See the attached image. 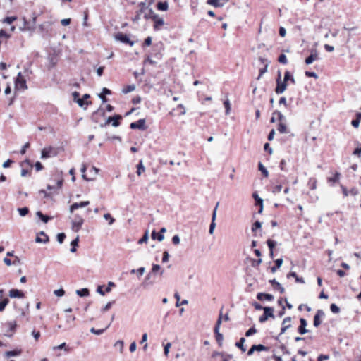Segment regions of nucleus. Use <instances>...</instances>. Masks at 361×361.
Here are the masks:
<instances>
[{"label":"nucleus","mask_w":361,"mask_h":361,"mask_svg":"<svg viewBox=\"0 0 361 361\" xmlns=\"http://www.w3.org/2000/svg\"><path fill=\"white\" fill-rule=\"evenodd\" d=\"M158 10V2H150L147 6L142 4L140 9L136 11V16L133 18V21L137 20H149L153 23H158L157 15L156 11Z\"/></svg>","instance_id":"f257e3e1"},{"label":"nucleus","mask_w":361,"mask_h":361,"mask_svg":"<svg viewBox=\"0 0 361 361\" xmlns=\"http://www.w3.org/2000/svg\"><path fill=\"white\" fill-rule=\"evenodd\" d=\"M221 323H222V310H220L219 317L217 319V321L216 322V324H215V326L214 329L216 340L219 346L222 345V343H223V340H224V336L219 331Z\"/></svg>","instance_id":"f03ea898"},{"label":"nucleus","mask_w":361,"mask_h":361,"mask_svg":"<svg viewBox=\"0 0 361 361\" xmlns=\"http://www.w3.org/2000/svg\"><path fill=\"white\" fill-rule=\"evenodd\" d=\"M158 271V264H154L152 265V271L148 275L146 276L143 286L145 288H147L149 286L152 285L153 282L156 280L155 274Z\"/></svg>","instance_id":"7ed1b4c3"},{"label":"nucleus","mask_w":361,"mask_h":361,"mask_svg":"<svg viewBox=\"0 0 361 361\" xmlns=\"http://www.w3.org/2000/svg\"><path fill=\"white\" fill-rule=\"evenodd\" d=\"M83 223V218L78 214H75L73 219L71 220L72 231L75 233L78 232L81 229Z\"/></svg>","instance_id":"20e7f679"},{"label":"nucleus","mask_w":361,"mask_h":361,"mask_svg":"<svg viewBox=\"0 0 361 361\" xmlns=\"http://www.w3.org/2000/svg\"><path fill=\"white\" fill-rule=\"evenodd\" d=\"M269 318H275L274 314V308L271 307H264V313L259 318V321L261 323L265 322Z\"/></svg>","instance_id":"39448f33"},{"label":"nucleus","mask_w":361,"mask_h":361,"mask_svg":"<svg viewBox=\"0 0 361 361\" xmlns=\"http://www.w3.org/2000/svg\"><path fill=\"white\" fill-rule=\"evenodd\" d=\"M57 155V152L56 149L53 147H47L42 149L41 152V159H44L51 157H56Z\"/></svg>","instance_id":"423d86ee"},{"label":"nucleus","mask_w":361,"mask_h":361,"mask_svg":"<svg viewBox=\"0 0 361 361\" xmlns=\"http://www.w3.org/2000/svg\"><path fill=\"white\" fill-rule=\"evenodd\" d=\"M114 38L116 40L124 44H128L130 46H133L134 44V42L131 41L127 35L122 32L116 33L114 36Z\"/></svg>","instance_id":"0eeeda50"},{"label":"nucleus","mask_w":361,"mask_h":361,"mask_svg":"<svg viewBox=\"0 0 361 361\" xmlns=\"http://www.w3.org/2000/svg\"><path fill=\"white\" fill-rule=\"evenodd\" d=\"M5 326L8 328V330L5 333V336L8 337H11L13 335V332L16 331L17 324L16 321H8L5 324Z\"/></svg>","instance_id":"6e6552de"},{"label":"nucleus","mask_w":361,"mask_h":361,"mask_svg":"<svg viewBox=\"0 0 361 361\" xmlns=\"http://www.w3.org/2000/svg\"><path fill=\"white\" fill-rule=\"evenodd\" d=\"M269 350V348L262 345V344H258V345H253L248 350L247 355L251 356L255 351H267Z\"/></svg>","instance_id":"1a4fd4ad"},{"label":"nucleus","mask_w":361,"mask_h":361,"mask_svg":"<svg viewBox=\"0 0 361 361\" xmlns=\"http://www.w3.org/2000/svg\"><path fill=\"white\" fill-rule=\"evenodd\" d=\"M325 316V313L322 310H318L314 317L313 325L318 327L322 324L321 318Z\"/></svg>","instance_id":"9d476101"},{"label":"nucleus","mask_w":361,"mask_h":361,"mask_svg":"<svg viewBox=\"0 0 361 361\" xmlns=\"http://www.w3.org/2000/svg\"><path fill=\"white\" fill-rule=\"evenodd\" d=\"M89 204H90L89 201H82L80 202H75L70 206L69 212H70V213L73 214L75 210L80 209V208L85 207L88 206Z\"/></svg>","instance_id":"9b49d317"},{"label":"nucleus","mask_w":361,"mask_h":361,"mask_svg":"<svg viewBox=\"0 0 361 361\" xmlns=\"http://www.w3.org/2000/svg\"><path fill=\"white\" fill-rule=\"evenodd\" d=\"M218 206H219V202L216 204V205L214 207V209L213 210V212H212V221H211V224H210V226H209V234H213L214 228H215L216 225V222H215V220H216V212H217Z\"/></svg>","instance_id":"f8f14e48"},{"label":"nucleus","mask_w":361,"mask_h":361,"mask_svg":"<svg viewBox=\"0 0 361 361\" xmlns=\"http://www.w3.org/2000/svg\"><path fill=\"white\" fill-rule=\"evenodd\" d=\"M318 59V52L315 49H312L310 51V55L305 59V63L307 65L312 64L315 60Z\"/></svg>","instance_id":"ddd939ff"},{"label":"nucleus","mask_w":361,"mask_h":361,"mask_svg":"<svg viewBox=\"0 0 361 361\" xmlns=\"http://www.w3.org/2000/svg\"><path fill=\"white\" fill-rule=\"evenodd\" d=\"M287 86H288V83L286 82H285L284 80L276 82V87L275 88V92L277 94L283 93L286 91Z\"/></svg>","instance_id":"4468645a"},{"label":"nucleus","mask_w":361,"mask_h":361,"mask_svg":"<svg viewBox=\"0 0 361 361\" xmlns=\"http://www.w3.org/2000/svg\"><path fill=\"white\" fill-rule=\"evenodd\" d=\"M300 324L299 327L298 328V332L301 335H303V334L307 333L309 331L306 329V326L307 325V320L304 318H300Z\"/></svg>","instance_id":"2eb2a0df"},{"label":"nucleus","mask_w":361,"mask_h":361,"mask_svg":"<svg viewBox=\"0 0 361 361\" xmlns=\"http://www.w3.org/2000/svg\"><path fill=\"white\" fill-rule=\"evenodd\" d=\"M228 1L229 0H207V4L215 8H221L225 4L228 2Z\"/></svg>","instance_id":"dca6fc26"},{"label":"nucleus","mask_w":361,"mask_h":361,"mask_svg":"<svg viewBox=\"0 0 361 361\" xmlns=\"http://www.w3.org/2000/svg\"><path fill=\"white\" fill-rule=\"evenodd\" d=\"M15 87H16V89L27 90V86L26 84L25 79L24 78H16Z\"/></svg>","instance_id":"f3484780"},{"label":"nucleus","mask_w":361,"mask_h":361,"mask_svg":"<svg viewBox=\"0 0 361 361\" xmlns=\"http://www.w3.org/2000/svg\"><path fill=\"white\" fill-rule=\"evenodd\" d=\"M145 119H139L136 122L131 123L130 125V128L131 129L144 130L145 128Z\"/></svg>","instance_id":"a211bd4d"},{"label":"nucleus","mask_w":361,"mask_h":361,"mask_svg":"<svg viewBox=\"0 0 361 361\" xmlns=\"http://www.w3.org/2000/svg\"><path fill=\"white\" fill-rule=\"evenodd\" d=\"M35 24H17L18 29L22 32H32L35 28Z\"/></svg>","instance_id":"6ab92c4d"},{"label":"nucleus","mask_w":361,"mask_h":361,"mask_svg":"<svg viewBox=\"0 0 361 361\" xmlns=\"http://www.w3.org/2000/svg\"><path fill=\"white\" fill-rule=\"evenodd\" d=\"M122 118L121 115H115L114 116H109L106 120V123H109L112 121V126L114 127H118L120 125L119 121Z\"/></svg>","instance_id":"aec40b11"},{"label":"nucleus","mask_w":361,"mask_h":361,"mask_svg":"<svg viewBox=\"0 0 361 361\" xmlns=\"http://www.w3.org/2000/svg\"><path fill=\"white\" fill-rule=\"evenodd\" d=\"M8 295L11 298H21L24 297V293L23 291L13 288L9 290Z\"/></svg>","instance_id":"412c9836"},{"label":"nucleus","mask_w":361,"mask_h":361,"mask_svg":"<svg viewBox=\"0 0 361 361\" xmlns=\"http://www.w3.org/2000/svg\"><path fill=\"white\" fill-rule=\"evenodd\" d=\"M274 298V296L269 293H258L257 294V299L261 301H263L264 300L271 301L273 300Z\"/></svg>","instance_id":"4be33fe9"},{"label":"nucleus","mask_w":361,"mask_h":361,"mask_svg":"<svg viewBox=\"0 0 361 361\" xmlns=\"http://www.w3.org/2000/svg\"><path fill=\"white\" fill-rule=\"evenodd\" d=\"M269 283L274 288L278 289L280 293H283L285 292L284 288L275 279L269 280Z\"/></svg>","instance_id":"5701e85b"},{"label":"nucleus","mask_w":361,"mask_h":361,"mask_svg":"<svg viewBox=\"0 0 361 361\" xmlns=\"http://www.w3.org/2000/svg\"><path fill=\"white\" fill-rule=\"evenodd\" d=\"M21 354V350H13L10 351H6L4 353V357L6 358H9L11 357H18Z\"/></svg>","instance_id":"b1692460"},{"label":"nucleus","mask_w":361,"mask_h":361,"mask_svg":"<svg viewBox=\"0 0 361 361\" xmlns=\"http://www.w3.org/2000/svg\"><path fill=\"white\" fill-rule=\"evenodd\" d=\"M293 277L297 283H305V280L302 277H299L294 271H290L287 274V278Z\"/></svg>","instance_id":"393cba45"},{"label":"nucleus","mask_w":361,"mask_h":361,"mask_svg":"<svg viewBox=\"0 0 361 361\" xmlns=\"http://www.w3.org/2000/svg\"><path fill=\"white\" fill-rule=\"evenodd\" d=\"M283 80L286 82L290 81L292 84H295V82H296L294 77L291 75V73L288 71H286L285 72Z\"/></svg>","instance_id":"a878e982"},{"label":"nucleus","mask_w":361,"mask_h":361,"mask_svg":"<svg viewBox=\"0 0 361 361\" xmlns=\"http://www.w3.org/2000/svg\"><path fill=\"white\" fill-rule=\"evenodd\" d=\"M356 118L355 119H353L352 121H351V125L355 128H357L360 126V121H361V112H357L356 113Z\"/></svg>","instance_id":"bb28decb"},{"label":"nucleus","mask_w":361,"mask_h":361,"mask_svg":"<svg viewBox=\"0 0 361 361\" xmlns=\"http://www.w3.org/2000/svg\"><path fill=\"white\" fill-rule=\"evenodd\" d=\"M245 342V338L242 337L240 338V340L235 343V346L241 350L242 352L246 351V348L244 345V343Z\"/></svg>","instance_id":"cd10ccee"},{"label":"nucleus","mask_w":361,"mask_h":361,"mask_svg":"<svg viewBox=\"0 0 361 361\" xmlns=\"http://www.w3.org/2000/svg\"><path fill=\"white\" fill-rule=\"evenodd\" d=\"M283 262V260L282 258H279L275 260V266L271 267V271L272 273H275L277 269H279L281 267Z\"/></svg>","instance_id":"c85d7f7f"},{"label":"nucleus","mask_w":361,"mask_h":361,"mask_svg":"<svg viewBox=\"0 0 361 361\" xmlns=\"http://www.w3.org/2000/svg\"><path fill=\"white\" fill-rule=\"evenodd\" d=\"M76 294L79 295L80 297H86L88 296L90 294L89 289L87 288H84L80 290H76Z\"/></svg>","instance_id":"c756f323"},{"label":"nucleus","mask_w":361,"mask_h":361,"mask_svg":"<svg viewBox=\"0 0 361 361\" xmlns=\"http://www.w3.org/2000/svg\"><path fill=\"white\" fill-rule=\"evenodd\" d=\"M36 215L44 222L47 223L51 219V216L44 215L42 212L38 211L36 213Z\"/></svg>","instance_id":"7c9ffc66"},{"label":"nucleus","mask_w":361,"mask_h":361,"mask_svg":"<svg viewBox=\"0 0 361 361\" xmlns=\"http://www.w3.org/2000/svg\"><path fill=\"white\" fill-rule=\"evenodd\" d=\"M79 242V235H77L76 238L73 240L71 243V248L70 251L71 252H75L76 251V247L78 245Z\"/></svg>","instance_id":"2f4dec72"},{"label":"nucleus","mask_w":361,"mask_h":361,"mask_svg":"<svg viewBox=\"0 0 361 361\" xmlns=\"http://www.w3.org/2000/svg\"><path fill=\"white\" fill-rule=\"evenodd\" d=\"M307 185L310 189L315 190L317 188V180L314 178H310L308 180Z\"/></svg>","instance_id":"473e14b6"},{"label":"nucleus","mask_w":361,"mask_h":361,"mask_svg":"<svg viewBox=\"0 0 361 361\" xmlns=\"http://www.w3.org/2000/svg\"><path fill=\"white\" fill-rule=\"evenodd\" d=\"M258 169H259V171H260L262 172V173L263 174V176L264 177H266V178L268 177L269 172H268L267 169L264 167V166L262 164V162H259Z\"/></svg>","instance_id":"72a5a7b5"},{"label":"nucleus","mask_w":361,"mask_h":361,"mask_svg":"<svg viewBox=\"0 0 361 361\" xmlns=\"http://www.w3.org/2000/svg\"><path fill=\"white\" fill-rule=\"evenodd\" d=\"M277 130L280 133H287V127L286 124L283 122H280L279 123Z\"/></svg>","instance_id":"f704fd0d"},{"label":"nucleus","mask_w":361,"mask_h":361,"mask_svg":"<svg viewBox=\"0 0 361 361\" xmlns=\"http://www.w3.org/2000/svg\"><path fill=\"white\" fill-rule=\"evenodd\" d=\"M9 299L5 298L0 301V312H3L5 310L6 306L8 304Z\"/></svg>","instance_id":"c9c22d12"},{"label":"nucleus","mask_w":361,"mask_h":361,"mask_svg":"<svg viewBox=\"0 0 361 361\" xmlns=\"http://www.w3.org/2000/svg\"><path fill=\"white\" fill-rule=\"evenodd\" d=\"M252 197L255 200L256 205H259V204H263V199H262L261 197H259V195L257 193V192H255L252 193Z\"/></svg>","instance_id":"e433bc0d"},{"label":"nucleus","mask_w":361,"mask_h":361,"mask_svg":"<svg viewBox=\"0 0 361 361\" xmlns=\"http://www.w3.org/2000/svg\"><path fill=\"white\" fill-rule=\"evenodd\" d=\"M276 243H277L275 240H271V239H268L267 240V244L268 245L269 251H274V249L276 247Z\"/></svg>","instance_id":"4c0bfd02"},{"label":"nucleus","mask_w":361,"mask_h":361,"mask_svg":"<svg viewBox=\"0 0 361 361\" xmlns=\"http://www.w3.org/2000/svg\"><path fill=\"white\" fill-rule=\"evenodd\" d=\"M168 8L169 4L166 1H159V11H165Z\"/></svg>","instance_id":"58836bf2"},{"label":"nucleus","mask_w":361,"mask_h":361,"mask_svg":"<svg viewBox=\"0 0 361 361\" xmlns=\"http://www.w3.org/2000/svg\"><path fill=\"white\" fill-rule=\"evenodd\" d=\"M268 66H269V63H267L265 64V66H264V67H263V68H259V75H258V77H257V80H259V79H260V78H261V77H262V76L265 73H267V72Z\"/></svg>","instance_id":"ea45409f"},{"label":"nucleus","mask_w":361,"mask_h":361,"mask_svg":"<svg viewBox=\"0 0 361 361\" xmlns=\"http://www.w3.org/2000/svg\"><path fill=\"white\" fill-rule=\"evenodd\" d=\"M86 169H87V166L85 164H83L80 171L82 173V177L83 179L87 180V181H90V180H92L94 179V178H87V176L85 174V172L86 171Z\"/></svg>","instance_id":"a19ab883"},{"label":"nucleus","mask_w":361,"mask_h":361,"mask_svg":"<svg viewBox=\"0 0 361 361\" xmlns=\"http://www.w3.org/2000/svg\"><path fill=\"white\" fill-rule=\"evenodd\" d=\"M144 171L145 167L143 166L142 161H140L139 164L137 165V174L140 176Z\"/></svg>","instance_id":"79ce46f5"},{"label":"nucleus","mask_w":361,"mask_h":361,"mask_svg":"<svg viewBox=\"0 0 361 361\" xmlns=\"http://www.w3.org/2000/svg\"><path fill=\"white\" fill-rule=\"evenodd\" d=\"M135 90V85H128L126 86L123 90L122 92L124 93V94H127V93H129V92H131L133 91H134Z\"/></svg>","instance_id":"37998d69"},{"label":"nucleus","mask_w":361,"mask_h":361,"mask_svg":"<svg viewBox=\"0 0 361 361\" xmlns=\"http://www.w3.org/2000/svg\"><path fill=\"white\" fill-rule=\"evenodd\" d=\"M18 211L19 212V214L21 216H25L28 214L29 209L27 207H22V208H18Z\"/></svg>","instance_id":"c03bdc74"},{"label":"nucleus","mask_w":361,"mask_h":361,"mask_svg":"<svg viewBox=\"0 0 361 361\" xmlns=\"http://www.w3.org/2000/svg\"><path fill=\"white\" fill-rule=\"evenodd\" d=\"M339 177H340V173L338 172H336V173L334 175V176L328 178V181L334 183H336L338 180Z\"/></svg>","instance_id":"a18cd8bd"},{"label":"nucleus","mask_w":361,"mask_h":361,"mask_svg":"<svg viewBox=\"0 0 361 361\" xmlns=\"http://www.w3.org/2000/svg\"><path fill=\"white\" fill-rule=\"evenodd\" d=\"M163 346H164V354L165 356H168V354L169 353V348L171 346V343H164L163 342Z\"/></svg>","instance_id":"49530a36"},{"label":"nucleus","mask_w":361,"mask_h":361,"mask_svg":"<svg viewBox=\"0 0 361 361\" xmlns=\"http://www.w3.org/2000/svg\"><path fill=\"white\" fill-rule=\"evenodd\" d=\"M262 227V222L256 221L252 226V231L255 232L257 229Z\"/></svg>","instance_id":"de8ad7c7"},{"label":"nucleus","mask_w":361,"mask_h":361,"mask_svg":"<svg viewBox=\"0 0 361 361\" xmlns=\"http://www.w3.org/2000/svg\"><path fill=\"white\" fill-rule=\"evenodd\" d=\"M65 238H66V234L64 233H59L57 234L56 239H57V241L60 244L63 243Z\"/></svg>","instance_id":"09e8293b"},{"label":"nucleus","mask_w":361,"mask_h":361,"mask_svg":"<svg viewBox=\"0 0 361 361\" xmlns=\"http://www.w3.org/2000/svg\"><path fill=\"white\" fill-rule=\"evenodd\" d=\"M278 61L279 63L283 64H286L288 63L287 57L284 54H281L279 55Z\"/></svg>","instance_id":"8fccbe9b"},{"label":"nucleus","mask_w":361,"mask_h":361,"mask_svg":"<svg viewBox=\"0 0 361 361\" xmlns=\"http://www.w3.org/2000/svg\"><path fill=\"white\" fill-rule=\"evenodd\" d=\"M148 238H149L148 231H146L144 235L138 240L137 243L142 244L144 243H146L147 241Z\"/></svg>","instance_id":"3c124183"},{"label":"nucleus","mask_w":361,"mask_h":361,"mask_svg":"<svg viewBox=\"0 0 361 361\" xmlns=\"http://www.w3.org/2000/svg\"><path fill=\"white\" fill-rule=\"evenodd\" d=\"M105 330L106 329H96L92 327L90 329V332L96 335H101L104 332Z\"/></svg>","instance_id":"603ef678"},{"label":"nucleus","mask_w":361,"mask_h":361,"mask_svg":"<svg viewBox=\"0 0 361 361\" xmlns=\"http://www.w3.org/2000/svg\"><path fill=\"white\" fill-rule=\"evenodd\" d=\"M330 310L334 314H338L340 312V308L334 303L331 304Z\"/></svg>","instance_id":"864d4df0"},{"label":"nucleus","mask_w":361,"mask_h":361,"mask_svg":"<svg viewBox=\"0 0 361 361\" xmlns=\"http://www.w3.org/2000/svg\"><path fill=\"white\" fill-rule=\"evenodd\" d=\"M224 107L226 109V114H229V112L231 111V103L228 99H226L224 102Z\"/></svg>","instance_id":"5fc2aeb1"},{"label":"nucleus","mask_w":361,"mask_h":361,"mask_svg":"<svg viewBox=\"0 0 361 361\" xmlns=\"http://www.w3.org/2000/svg\"><path fill=\"white\" fill-rule=\"evenodd\" d=\"M49 240L48 235H45V238H42L39 236H37L35 241L36 243H47Z\"/></svg>","instance_id":"6e6d98bb"},{"label":"nucleus","mask_w":361,"mask_h":361,"mask_svg":"<svg viewBox=\"0 0 361 361\" xmlns=\"http://www.w3.org/2000/svg\"><path fill=\"white\" fill-rule=\"evenodd\" d=\"M104 218L109 221V224L111 225L114 223L115 219L111 216L110 214L107 213L104 215Z\"/></svg>","instance_id":"4d7b16f0"},{"label":"nucleus","mask_w":361,"mask_h":361,"mask_svg":"<svg viewBox=\"0 0 361 361\" xmlns=\"http://www.w3.org/2000/svg\"><path fill=\"white\" fill-rule=\"evenodd\" d=\"M114 346L116 348H117L121 353H122L123 349V341H117L115 343Z\"/></svg>","instance_id":"13d9d810"},{"label":"nucleus","mask_w":361,"mask_h":361,"mask_svg":"<svg viewBox=\"0 0 361 361\" xmlns=\"http://www.w3.org/2000/svg\"><path fill=\"white\" fill-rule=\"evenodd\" d=\"M257 332V330L255 326H252L246 332L245 336L247 337L251 336L252 335L255 334Z\"/></svg>","instance_id":"bf43d9fd"},{"label":"nucleus","mask_w":361,"mask_h":361,"mask_svg":"<svg viewBox=\"0 0 361 361\" xmlns=\"http://www.w3.org/2000/svg\"><path fill=\"white\" fill-rule=\"evenodd\" d=\"M76 103L78 104L79 106L80 107H83L85 106V105H88V104L90 103L89 102H85V100L82 98H79L76 100Z\"/></svg>","instance_id":"052dcab7"},{"label":"nucleus","mask_w":361,"mask_h":361,"mask_svg":"<svg viewBox=\"0 0 361 361\" xmlns=\"http://www.w3.org/2000/svg\"><path fill=\"white\" fill-rule=\"evenodd\" d=\"M54 294L58 297H62L65 295V291L63 289L60 288L54 291Z\"/></svg>","instance_id":"680f3d73"},{"label":"nucleus","mask_w":361,"mask_h":361,"mask_svg":"<svg viewBox=\"0 0 361 361\" xmlns=\"http://www.w3.org/2000/svg\"><path fill=\"white\" fill-rule=\"evenodd\" d=\"M275 114H278V119L280 122H282L285 120V116L278 110H276L273 112V115H275Z\"/></svg>","instance_id":"e2e57ef3"},{"label":"nucleus","mask_w":361,"mask_h":361,"mask_svg":"<svg viewBox=\"0 0 361 361\" xmlns=\"http://www.w3.org/2000/svg\"><path fill=\"white\" fill-rule=\"evenodd\" d=\"M264 149L269 152V154L273 153V149L271 147L270 145L267 142L264 145Z\"/></svg>","instance_id":"0e129e2a"},{"label":"nucleus","mask_w":361,"mask_h":361,"mask_svg":"<svg viewBox=\"0 0 361 361\" xmlns=\"http://www.w3.org/2000/svg\"><path fill=\"white\" fill-rule=\"evenodd\" d=\"M152 64V65H155L156 64V61H153L149 56H147V58L144 60V64L146 65V64Z\"/></svg>","instance_id":"69168bd1"},{"label":"nucleus","mask_w":361,"mask_h":361,"mask_svg":"<svg viewBox=\"0 0 361 361\" xmlns=\"http://www.w3.org/2000/svg\"><path fill=\"white\" fill-rule=\"evenodd\" d=\"M282 185H277L273 188L272 192L274 194L279 193L281 191Z\"/></svg>","instance_id":"338daca9"},{"label":"nucleus","mask_w":361,"mask_h":361,"mask_svg":"<svg viewBox=\"0 0 361 361\" xmlns=\"http://www.w3.org/2000/svg\"><path fill=\"white\" fill-rule=\"evenodd\" d=\"M329 359V356L327 355L321 354L317 357V361H324Z\"/></svg>","instance_id":"774afa93"}]
</instances>
